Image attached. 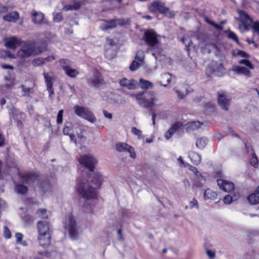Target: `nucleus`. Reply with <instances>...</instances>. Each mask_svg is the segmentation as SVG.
<instances>
[{
    "instance_id": "f257e3e1",
    "label": "nucleus",
    "mask_w": 259,
    "mask_h": 259,
    "mask_svg": "<svg viewBox=\"0 0 259 259\" xmlns=\"http://www.w3.org/2000/svg\"><path fill=\"white\" fill-rule=\"evenodd\" d=\"M80 165L90 171L87 178H83L78 182L77 191L81 196L88 200L97 198L96 189L100 188L102 183V176L94 172L97 160L91 155H82L79 159Z\"/></svg>"
},
{
    "instance_id": "f03ea898",
    "label": "nucleus",
    "mask_w": 259,
    "mask_h": 259,
    "mask_svg": "<svg viewBox=\"0 0 259 259\" xmlns=\"http://www.w3.org/2000/svg\"><path fill=\"white\" fill-rule=\"evenodd\" d=\"M47 49L46 43H42L41 46L36 47L34 41L25 42L21 49L19 50L17 56L21 58H28L31 56H35L44 51Z\"/></svg>"
},
{
    "instance_id": "7ed1b4c3",
    "label": "nucleus",
    "mask_w": 259,
    "mask_h": 259,
    "mask_svg": "<svg viewBox=\"0 0 259 259\" xmlns=\"http://www.w3.org/2000/svg\"><path fill=\"white\" fill-rule=\"evenodd\" d=\"M65 231H68L70 237L72 239H76L78 235V229L76 221L73 216L69 215L64 222Z\"/></svg>"
},
{
    "instance_id": "20e7f679",
    "label": "nucleus",
    "mask_w": 259,
    "mask_h": 259,
    "mask_svg": "<svg viewBox=\"0 0 259 259\" xmlns=\"http://www.w3.org/2000/svg\"><path fill=\"white\" fill-rule=\"evenodd\" d=\"M137 98L138 103L145 108L151 107L155 104V99L153 94L150 92H142L141 95L137 96Z\"/></svg>"
},
{
    "instance_id": "39448f33",
    "label": "nucleus",
    "mask_w": 259,
    "mask_h": 259,
    "mask_svg": "<svg viewBox=\"0 0 259 259\" xmlns=\"http://www.w3.org/2000/svg\"><path fill=\"white\" fill-rule=\"evenodd\" d=\"M159 36L154 31L148 30L144 33L143 40L146 42L150 48L154 49L159 48L160 42L158 39Z\"/></svg>"
},
{
    "instance_id": "423d86ee",
    "label": "nucleus",
    "mask_w": 259,
    "mask_h": 259,
    "mask_svg": "<svg viewBox=\"0 0 259 259\" xmlns=\"http://www.w3.org/2000/svg\"><path fill=\"white\" fill-rule=\"evenodd\" d=\"M150 10L153 12H158L170 18L174 16V14L168 8L164 7V4L159 1L153 2L151 4Z\"/></svg>"
},
{
    "instance_id": "0eeeda50",
    "label": "nucleus",
    "mask_w": 259,
    "mask_h": 259,
    "mask_svg": "<svg viewBox=\"0 0 259 259\" xmlns=\"http://www.w3.org/2000/svg\"><path fill=\"white\" fill-rule=\"evenodd\" d=\"M74 109L75 114L78 116L85 119L91 122H94L95 121L96 118L88 108L76 105L74 106Z\"/></svg>"
},
{
    "instance_id": "6e6552de",
    "label": "nucleus",
    "mask_w": 259,
    "mask_h": 259,
    "mask_svg": "<svg viewBox=\"0 0 259 259\" xmlns=\"http://www.w3.org/2000/svg\"><path fill=\"white\" fill-rule=\"evenodd\" d=\"M224 68L222 61H212L207 68V73L222 76L224 74Z\"/></svg>"
},
{
    "instance_id": "1a4fd4ad",
    "label": "nucleus",
    "mask_w": 259,
    "mask_h": 259,
    "mask_svg": "<svg viewBox=\"0 0 259 259\" xmlns=\"http://www.w3.org/2000/svg\"><path fill=\"white\" fill-rule=\"evenodd\" d=\"M88 83L91 87L93 88H99L101 85L105 83L102 74L97 71L88 79Z\"/></svg>"
},
{
    "instance_id": "9d476101",
    "label": "nucleus",
    "mask_w": 259,
    "mask_h": 259,
    "mask_svg": "<svg viewBox=\"0 0 259 259\" xmlns=\"http://www.w3.org/2000/svg\"><path fill=\"white\" fill-rule=\"evenodd\" d=\"M145 59V53L142 50H139L136 54L135 60L133 61L130 66L132 71H134L141 66Z\"/></svg>"
},
{
    "instance_id": "9b49d317",
    "label": "nucleus",
    "mask_w": 259,
    "mask_h": 259,
    "mask_svg": "<svg viewBox=\"0 0 259 259\" xmlns=\"http://www.w3.org/2000/svg\"><path fill=\"white\" fill-rule=\"evenodd\" d=\"M126 24L124 19H112L107 22L103 27H102L103 30L112 29L116 27L117 25L123 26Z\"/></svg>"
},
{
    "instance_id": "f8f14e48",
    "label": "nucleus",
    "mask_w": 259,
    "mask_h": 259,
    "mask_svg": "<svg viewBox=\"0 0 259 259\" xmlns=\"http://www.w3.org/2000/svg\"><path fill=\"white\" fill-rule=\"evenodd\" d=\"M218 100L219 106L224 110L227 111L231 103V101L226 98L224 93H218Z\"/></svg>"
},
{
    "instance_id": "ddd939ff",
    "label": "nucleus",
    "mask_w": 259,
    "mask_h": 259,
    "mask_svg": "<svg viewBox=\"0 0 259 259\" xmlns=\"http://www.w3.org/2000/svg\"><path fill=\"white\" fill-rule=\"evenodd\" d=\"M43 75L45 78V82L47 84V90L49 93V97L50 99H52L53 96L54 95V92L53 89V81L54 79L53 77L49 74V73L44 72Z\"/></svg>"
},
{
    "instance_id": "4468645a",
    "label": "nucleus",
    "mask_w": 259,
    "mask_h": 259,
    "mask_svg": "<svg viewBox=\"0 0 259 259\" xmlns=\"http://www.w3.org/2000/svg\"><path fill=\"white\" fill-rule=\"evenodd\" d=\"M116 150L119 152H124L127 151L130 154V156L132 158L136 157V153L134 151V149L130 145L124 143H120L116 145Z\"/></svg>"
},
{
    "instance_id": "2eb2a0df",
    "label": "nucleus",
    "mask_w": 259,
    "mask_h": 259,
    "mask_svg": "<svg viewBox=\"0 0 259 259\" xmlns=\"http://www.w3.org/2000/svg\"><path fill=\"white\" fill-rule=\"evenodd\" d=\"M38 177L37 175L31 172H27L20 176L22 182L26 184L33 183L34 181L38 180Z\"/></svg>"
},
{
    "instance_id": "dca6fc26",
    "label": "nucleus",
    "mask_w": 259,
    "mask_h": 259,
    "mask_svg": "<svg viewBox=\"0 0 259 259\" xmlns=\"http://www.w3.org/2000/svg\"><path fill=\"white\" fill-rule=\"evenodd\" d=\"M31 19L32 22L35 24H42L46 23L45 21V16L44 14L40 12L32 10L31 13Z\"/></svg>"
},
{
    "instance_id": "f3484780",
    "label": "nucleus",
    "mask_w": 259,
    "mask_h": 259,
    "mask_svg": "<svg viewBox=\"0 0 259 259\" xmlns=\"http://www.w3.org/2000/svg\"><path fill=\"white\" fill-rule=\"evenodd\" d=\"M217 182L218 185L220 188L223 190L224 192L228 193L231 192L234 189V184L231 182H228L221 179L218 180Z\"/></svg>"
},
{
    "instance_id": "a211bd4d",
    "label": "nucleus",
    "mask_w": 259,
    "mask_h": 259,
    "mask_svg": "<svg viewBox=\"0 0 259 259\" xmlns=\"http://www.w3.org/2000/svg\"><path fill=\"white\" fill-rule=\"evenodd\" d=\"M120 85L123 88L128 90H135L137 89L138 83L134 80H128L124 78L120 80Z\"/></svg>"
},
{
    "instance_id": "6ab92c4d",
    "label": "nucleus",
    "mask_w": 259,
    "mask_h": 259,
    "mask_svg": "<svg viewBox=\"0 0 259 259\" xmlns=\"http://www.w3.org/2000/svg\"><path fill=\"white\" fill-rule=\"evenodd\" d=\"M7 41L5 43V46L9 49L15 50L17 45L20 44V39L16 36H13L6 39Z\"/></svg>"
},
{
    "instance_id": "aec40b11",
    "label": "nucleus",
    "mask_w": 259,
    "mask_h": 259,
    "mask_svg": "<svg viewBox=\"0 0 259 259\" xmlns=\"http://www.w3.org/2000/svg\"><path fill=\"white\" fill-rule=\"evenodd\" d=\"M37 229L39 235L50 234V228L46 221H39L37 223Z\"/></svg>"
},
{
    "instance_id": "412c9836",
    "label": "nucleus",
    "mask_w": 259,
    "mask_h": 259,
    "mask_svg": "<svg viewBox=\"0 0 259 259\" xmlns=\"http://www.w3.org/2000/svg\"><path fill=\"white\" fill-rule=\"evenodd\" d=\"M194 175H195L196 179L192 185V189L202 187L205 182V180L203 176L198 170L197 171V172H196Z\"/></svg>"
},
{
    "instance_id": "4be33fe9",
    "label": "nucleus",
    "mask_w": 259,
    "mask_h": 259,
    "mask_svg": "<svg viewBox=\"0 0 259 259\" xmlns=\"http://www.w3.org/2000/svg\"><path fill=\"white\" fill-rule=\"evenodd\" d=\"M232 70L238 74H243L246 76H251L250 71L245 67L233 66L232 68Z\"/></svg>"
},
{
    "instance_id": "5701e85b",
    "label": "nucleus",
    "mask_w": 259,
    "mask_h": 259,
    "mask_svg": "<svg viewBox=\"0 0 259 259\" xmlns=\"http://www.w3.org/2000/svg\"><path fill=\"white\" fill-rule=\"evenodd\" d=\"M51 238L50 234H47L46 235H39L38 240L40 246L45 247L50 244Z\"/></svg>"
},
{
    "instance_id": "b1692460",
    "label": "nucleus",
    "mask_w": 259,
    "mask_h": 259,
    "mask_svg": "<svg viewBox=\"0 0 259 259\" xmlns=\"http://www.w3.org/2000/svg\"><path fill=\"white\" fill-rule=\"evenodd\" d=\"M248 200L252 205L259 203V186H258L255 192L248 196Z\"/></svg>"
},
{
    "instance_id": "393cba45",
    "label": "nucleus",
    "mask_w": 259,
    "mask_h": 259,
    "mask_svg": "<svg viewBox=\"0 0 259 259\" xmlns=\"http://www.w3.org/2000/svg\"><path fill=\"white\" fill-rule=\"evenodd\" d=\"M171 75L168 73H164L160 75V83L163 87H166L171 81Z\"/></svg>"
},
{
    "instance_id": "a878e982",
    "label": "nucleus",
    "mask_w": 259,
    "mask_h": 259,
    "mask_svg": "<svg viewBox=\"0 0 259 259\" xmlns=\"http://www.w3.org/2000/svg\"><path fill=\"white\" fill-rule=\"evenodd\" d=\"M180 125L179 123L173 124L165 134V138L169 140L171 138L174 134L179 129Z\"/></svg>"
},
{
    "instance_id": "bb28decb",
    "label": "nucleus",
    "mask_w": 259,
    "mask_h": 259,
    "mask_svg": "<svg viewBox=\"0 0 259 259\" xmlns=\"http://www.w3.org/2000/svg\"><path fill=\"white\" fill-rule=\"evenodd\" d=\"M19 18V14L17 12L10 13L4 16L3 18L5 21L9 22H16Z\"/></svg>"
},
{
    "instance_id": "cd10ccee",
    "label": "nucleus",
    "mask_w": 259,
    "mask_h": 259,
    "mask_svg": "<svg viewBox=\"0 0 259 259\" xmlns=\"http://www.w3.org/2000/svg\"><path fill=\"white\" fill-rule=\"evenodd\" d=\"M14 190L17 194L25 195L28 192V188L22 184H16Z\"/></svg>"
},
{
    "instance_id": "c85d7f7f",
    "label": "nucleus",
    "mask_w": 259,
    "mask_h": 259,
    "mask_svg": "<svg viewBox=\"0 0 259 259\" xmlns=\"http://www.w3.org/2000/svg\"><path fill=\"white\" fill-rule=\"evenodd\" d=\"M203 124L199 121H194L188 123L186 126L188 131H194L198 129Z\"/></svg>"
},
{
    "instance_id": "c756f323",
    "label": "nucleus",
    "mask_w": 259,
    "mask_h": 259,
    "mask_svg": "<svg viewBox=\"0 0 259 259\" xmlns=\"http://www.w3.org/2000/svg\"><path fill=\"white\" fill-rule=\"evenodd\" d=\"M205 199H208L214 200L217 197V194L209 189H206L204 194Z\"/></svg>"
},
{
    "instance_id": "7c9ffc66",
    "label": "nucleus",
    "mask_w": 259,
    "mask_h": 259,
    "mask_svg": "<svg viewBox=\"0 0 259 259\" xmlns=\"http://www.w3.org/2000/svg\"><path fill=\"white\" fill-rule=\"evenodd\" d=\"M64 72L68 76L71 78H75L79 74V71L78 70L72 68L71 66L66 69Z\"/></svg>"
},
{
    "instance_id": "2f4dec72",
    "label": "nucleus",
    "mask_w": 259,
    "mask_h": 259,
    "mask_svg": "<svg viewBox=\"0 0 259 259\" xmlns=\"http://www.w3.org/2000/svg\"><path fill=\"white\" fill-rule=\"evenodd\" d=\"M60 65L62 69L65 71L72 65V62L70 60L66 59H61L59 60Z\"/></svg>"
},
{
    "instance_id": "473e14b6",
    "label": "nucleus",
    "mask_w": 259,
    "mask_h": 259,
    "mask_svg": "<svg viewBox=\"0 0 259 259\" xmlns=\"http://www.w3.org/2000/svg\"><path fill=\"white\" fill-rule=\"evenodd\" d=\"M251 158L250 159V163L251 165L254 167L256 168L258 166V159L254 153L253 148L250 147Z\"/></svg>"
},
{
    "instance_id": "72a5a7b5",
    "label": "nucleus",
    "mask_w": 259,
    "mask_h": 259,
    "mask_svg": "<svg viewBox=\"0 0 259 259\" xmlns=\"http://www.w3.org/2000/svg\"><path fill=\"white\" fill-rule=\"evenodd\" d=\"M190 157L194 164H198L200 163L201 157L197 153L193 152L191 154Z\"/></svg>"
},
{
    "instance_id": "f704fd0d",
    "label": "nucleus",
    "mask_w": 259,
    "mask_h": 259,
    "mask_svg": "<svg viewBox=\"0 0 259 259\" xmlns=\"http://www.w3.org/2000/svg\"><path fill=\"white\" fill-rule=\"evenodd\" d=\"M189 208L191 209H198L199 204L197 200L196 199L193 198V200L190 201L189 206H186L185 207L186 209H188Z\"/></svg>"
},
{
    "instance_id": "c9c22d12",
    "label": "nucleus",
    "mask_w": 259,
    "mask_h": 259,
    "mask_svg": "<svg viewBox=\"0 0 259 259\" xmlns=\"http://www.w3.org/2000/svg\"><path fill=\"white\" fill-rule=\"evenodd\" d=\"M239 63L240 64H243V65H245L246 67H247L248 69H254L253 65L252 64L251 62L249 60H247L246 59H242L239 61Z\"/></svg>"
},
{
    "instance_id": "e433bc0d",
    "label": "nucleus",
    "mask_w": 259,
    "mask_h": 259,
    "mask_svg": "<svg viewBox=\"0 0 259 259\" xmlns=\"http://www.w3.org/2000/svg\"><path fill=\"white\" fill-rule=\"evenodd\" d=\"M82 210L85 213H92L93 212V206L88 203H86L83 205Z\"/></svg>"
},
{
    "instance_id": "4c0bfd02",
    "label": "nucleus",
    "mask_w": 259,
    "mask_h": 259,
    "mask_svg": "<svg viewBox=\"0 0 259 259\" xmlns=\"http://www.w3.org/2000/svg\"><path fill=\"white\" fill-rule=\"evenodd\" d=\"M80 5L79 4H75L73 5H66L63 8V10L64 11H68V10H76L79 8Z\"/></svg>"
},
{
    "instance_id": "58836bf2",
    "label": "nucleus",
    "mask_w": 259,
    "mask_h": 259,
    "mask_svg": "<svg viewBox=\"0 0 259 259\" xmlns=\"http://www.w3.org/2000/svg\"><path fill=\"white\" fill-rule=\"evenodd\" d=\"M45 63V60L42 58H37L32 61V64L34 66H40Z\"/></svg>"
},
{
    "instance_id": "ea45409f",
    "label": "nucleus",
    "mask_w": 259,
    "mask_h": 259,
    "mask_svg": "<svg viewBox=\"0 0 259 259\" xmlns=\"http://www.w3.org/2000/svg\"><path fill=\"white\" fill-rule=\"evenodd\" d=\"M140 83L141 84V88L143 89H148L152 84L151 82L143 79H141L140 80Z\"/></svg>"
},
{
    "instance_id": "a19ab883",
    "label": "nucleus",
    "mask_w": 259,
    "mask_h": 259,
    "mask_svg": "<svg viewBox=\"0 0 259 259\" xmlns=\"http://www.w3.org/2000/svg\"><path fill=\"white\" fill-rule=\"evenodd\" d=\"M228 37L235 41L237 44L239 43L238 38L235 33L231 31H228L227 32Z\"/></svg>"
},
{
    "instance_id": "79ce46f5",
    "label": "nucleus",
    "mask_w": 259,
    "mask_h": 259,
    "mask_svg": "<svg viewBox=\"0 0 259 259\" xmlns=\"http://www.w3.org/2000/svg\"><path fill=\"white\" fill-rule=\"evenodd\" d=\"M196 145L197 148L202 149L205 146V141L202 138L198 139L196 141Z\"/></svg>"
},
{
    "instance_id": "37998d69",
    "label": "nucleus",
    "mask_w": 259,
    "mask_h": 259,
    "mask_svg": "<svg viewBox=\"0 0 259 259\" xmlns=\"http://www.w3.org/2000/svg\"><path fill=\"white\" fill-rule=\"evenodd\" d=\"M37 214L42 219H47V210L45 209L38 210Z\"/></svg>"
},
{
    "instance_id": "c03bdc74",
    "label": "nucleus",
    "mask_w": 259,
    "mask_h": 259,
    "mask_svg": "<svg viewBox=\"0 0 259 259\" xmlns=\"http://www.w3.org/2000/svg\"><path fill=\"white\" fill-rule=\"evenodd\" d=\"M63 113L64 110L63 109L59 111L57 117V122L58 124H61L62 122Z\"/></svg>"
},
{
    "instance_id": "a18cd8bd",
    "label": "nucleus",
    "mask_w": 259,
    "mask_h": 259,
    "mask_svg": "<svg viewBox=\"0 0 259 259\" xmlns=\"http://www.w3.org/2000/svg\"><path fill=\"white\" fill-rule=\"evenodd\" d=\"M105 56L109 59H113L115 56V53L112 50L108 49L106 51Z\"/></svg>"
},
{
    "instance_id": "49530a36",
    "label": "nucleus",
    "mask_w": 259,
    "mask_h": 259,
    "mask_svg": "<svg viewBox=\"0 0 259 259\" xmlns=\"http://www.w3.org/2000/svg\"><path fill=\"white\" fill-rule=\"evenodd\" d=\"M54 21L56 22H60L63 20V17L61 13H58L54 15Z\"/></svg>"
},
{
    "instance_id": "de8ad7c7",
    "label": "nucleus",
    "mask_w": 259,
    "mask_h": 259,
    "mask_svg": "<svg viewBox=\"0 0 259 259\" xmlns=\"http://www.w3.org/2000/svg\"><path fill=\"white\" fill-rule=\"evenodd\" d=\"M131 132L133 134L137 136L139 139L141 138L142 136V132L140 130L137 129L135 127H133L132 128Z\"/></svg>"
},
{
    "instance_id": "09e8293b",
    "label": "nucleus",
    "mask_w": 259,
    "mask_h": 259,
    "mask_svg": "<svg viewBox=\"0 0 259 259\" xmlns=\"http://www.w3.org/2000/svg\"><path fill=\"white\" fill-rule=\"evenodd\" d=\"M237 55L244 58H248L250 57L248 54L246 53L245 51L242 50H238Z\"/></svg>"
},
{
    "instance_id": "8fccbe9b",
    "label": "nucleus",
    "mask_w": 259,
    "mask_h": 259,
    "mask_svg": "<svg viewBox=\"0 0 259 259\" xmlns=\"http://www.w3.org/2000/svg\"><path fill=\"white\" fill-rule=\"evenodd\" d=\"M232 197L229 195H226L223 199L224 203L226 204H230L232 202Z\"/></svg>"
},
{
    "instance_id": "3c124183",
    "label": "nucleus",
    "mask_w": 259,
    "mask_h": 259,
    "mask_svg": "<svg viewBox=\"0 0 259 259\" xmlns=\"http://www.w3.org/2000/svg\"><path fill=\"white\" fill-rule=\"evenodd\" d=\"M4 236L7 239L10 238L11 236V232L7 226L4 227Z\"/></svg>"
},
{
    "instance_id": "603ef678",
    "label": "nucleus",
    "mask_w": 259,
    "mask_h": 259,
    "mask_svg": "<svg viewBox=\"0 0 259 259\" xmlns=\"http://www.w3.org/2000/svg\"><path fill=\"white\" fill-rule=\"evenodd\" d=\"M177 93L178 96L179 97V98L182 99L187 95V92L186 90L183 91L180 90V91H177Z\"/></svg>"
},
{
    "instance_id": "864d4df0",
    "label": "nucleus",
    "mask_w": 259,
    "mask_h": 259,
    "mask_svg": "<svg viewBox=\"0 0 259 259\" xmlns=\"http://www.w3.org/2000/svg\"><path fill=\"white\" fill-rule=\"evenodd\" d=\"M71 126L65 125L63 128V133L65 135H69L70 134V132L71 131Z\"/></svg>"
},
{
    "instance_id": "5fc2aeb1",
    "label": "nucleus",
    "mask_w": 259,
    "mask_h": 259,
    "mask_svg": "<svg viewBox=\"0 0 259 259\" xmlns=\"http://www.w3.org/2000/svg\"><path fill=\"white\" fill-rule=\"evenodd\" d=\"M206 253L209 257L211 259H212L215 257V252L214 251L210 250H207Z\"/></svg>"
},
{
    "instance_id": "6e6d98bb",
    "label": "nucleus",
    "mask_w": 259,
    "mask_h": 259,
    "mask_svg": "<svg viewBox=\"0 0 259 259\" xmlns=\"http://www.w3.org/2000/svg\"><path fill=\"white\" fill-rule=\"evenodd\" d=\"M107 44L110 46H114L116 45V42L113 39L110 38L107 39Z\"/></svg>"
},
{
    "instance_id": "4d7b16f0",
    "label": "nucleus",
    "mask_w": 259,
    "mask_h": 259,
    "mask_svg": "<svg viewBox=\"0 0 259 259\" xmlns=\"http://www.w3.org/2000/svg\"><path fill=\"white\" fill-rule=\"evenodd\" d=\"M5 138H4L3 135L0 132V147L4 146L5 145Z\"/></svg>"
},
{
    "instance_id": "13d9d810",
    "label": "nucleus",
    "mask_w": 259,
    "mask_h": 259,
    "mask_svg": "<svg viewBox=\"0 0 259 259\" xmlns=\"http://www.w3.org/2000/svg\"><path fill=\"white\" fill-rule=\"evenodd\" d=\"M1 66L2 68L5 69H9L13 70L14 68L13 66L10 65L2 64Z\"/></svg>"
},
{
    "instance_id": "bf43d9fd",
    "label": "nucleus",
    "mask_w": 259,
    "mask_h": 259,
    "mask_svg": "<svg viewBox=\"0 0 259 259\" xmlns=\"http://www.w3.org/2000/svg\"><path fill=\"white\" fill-rule=\"evenodd\" d=\"M16 237L17 239V241L18 242H21V241L22 240L23 235L22 234L18 233L16 234Z\"/></svg>"
},
{
    "instance_id": "052dcab7",
    "label": "nucleus",
    "mask_w": 259,
    "mask_h": 259,
    "mask_svg": "<svg viewBox=\"0 0 259 259\" xmlns=\"http://www.w3.org/2000/svg\"><path fill=\"white\" fill-rule=\"evenodd\" d=\"M38 254L47 256V257H51V253L48 251L38 252Z\"/></svg>"
},
{
    "instance_id": "680f3d73",
    "label": "nucleus",
    "mask_w": 259,
    "mask_h": 259,
    "mask_svg": "<svg viewBox=\"0 0 259 259\" xmlns=\"http://www.w3.org/2000/svg\"><path fill=\"white\" fill-rule=\"evenodd\" d=\"M6 58H9L14 59L15 58L14 55L12 54L10 52L8 51H6V54H5V59Z\"/></svg>"
},
{
    "instance_id": "e2e57ef3",
    "label": "nucleus",
    "mask_w": 259,
    "mask_h": 259,
    "mask_svg": "<svg viewBox=\"0 0 259 259\" xmlns=\"http://www.w3.org/2000/svg\"><path fill=\"white\" fill-rule=\"evenodd\" d=\"M178 161L182 167H186V165H185V164L183 160V158L181 156L179 157V158L178 159Z\"/></svg>"
},
{
    "instance_id": "0e129e2a",
    "label": "nucleus",
    "mask_w": 259,
    "mask_h": 259,
    "mask_svg": "<svg viewBox=\"0 0 259 259\" xmlns=\"http://www.w3.org/2000/svg\"><path fill=\"white\" fill-rule=\"evenodd\" d=\"M103 114H104V115L107 117V118H108L109 119H111L112 118V114L110 113H109L108 111H106V110H104L103 111Z\"/></svg>"
},
{
    "instance_id": "69168bd1",
    "label": "nucleus",
    "mask_w": 259,
    "mask_h": 259,
    "mask_svg": "<svg viewBox=\"0 0 259 259\" xmlns=\"http://www.w3.org/2000/svg\"><path fill=\"white\" fill-rule=\"evenodd\" d=\"M189 166V169L192 171L194 174H195L196 172H197V169L196 168V167L192 166V165H190L189 164L188 165Z\"/></svg>"
},
{
    "instance_id": "338daca9",
    "label": "nucleus",
    "mask_w": 259,
    "mask_h": 259,
    "mask_svg": "<svg viewBox=\"0 0 259 259\" xmlns=\"http://www.w3.org/2000/svg\"><path fill=\"white\" fill-rule=\"evenodd\" d=\"M21 87L22 88V90L23 92L25 93H28L30 92V88H26L24 85H21Z\"/></svg>"
},
{
    "instance_id": "774afa93",
    "label": "nucleus",
    "mask_w": 259,
    "mask_h": 259,
    "mask_svg": "<svg viewBox=\"0 0 259 259\" xmlns=\"http://www.w3.org/2000/svg\"><path fill=\"white\" fill-rule=\"evenodd\" d=\"M183 184L185 187H189L190 186V183L188 179H184Z\"/></svg>"
}]
</instances>
